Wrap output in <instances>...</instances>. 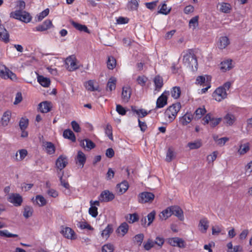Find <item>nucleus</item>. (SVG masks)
Segmentation results:
<instances>
[{
	"mask_svg": "<svg viewBox=\"0 0 252 252\" xmlns=\"http://www.w3.org/2000/svg\"><path fill=\"white\" fill-rule=\"evenodd\" d=\"M183 62L185 65L191 69H193V66L196 68L197 59L192 49H189L184 52Z\"/></svg>",
	"mask_w": 252,
	"mask_h": 252,
	"instance_id": "1",
	"label": "nucleus"
},
{
	"mask_svg": "<svg viewBox=\"0 0 252 252\" xmlns=\"http://www.w3.org/2000/svg\"><path fill=\"white\" fill-rule=\"evenodd\" d=\"M181 108V103L177 102L170 106L165 110V118L167 121L171 123L176 118V116Z\"/></svg>",
	"mask_w": 252,
	"mask_h": 252,
	"instance_id": "2",
	"label": "nucleus"
},
{
	"mask_svg": "<svg viewBox=\"0 0 252 252\" xmlns=\"http://www.w3.org/2000/svg\"><path fill=\"white\" fill-rule=\"evenodd\" d=\"M10 17L19 20L25 23H29L32 19L30 14L25 11L16 10L10 13Z\"/></svg>",
	"mask_w": 252,
	"mask_h": 252,
	"instance_id": "3",
	"label": "nucleus"
},
{
	"mask_svg": "<svg viewBox=\"0 0 252 252\" xmlns=\"http://www.w3.org/2000/svg\"><path fill=\"white\" fill-rule=\"evenodd\" d=\"M65 63L66 64L67 69L69 71H73L79 68L77 63V60L74 56H70L66 59Z\"/></svg>",
	"mask_w": 252,
	"mask_h": 252,
	"instance_id": "4",
	"label": "nucleus"
},
{
	"mask_svg": "<svg viewBox=\"0 0 252 252\" xmlns=\"http://www.w3.org/2000/svg\"><path fill=\"white\" fill-rule=\"evenodd\" d=\"M222 120V118H214L212 116L211 114H208L206 116L203 118V124L206 125L210 122V125L211 126L214 127L217 126Z\"/></svg>",
	"mask_w": 252,
	"mask_h": 252,
	"instance_id": "5",
	"label": "nucleus"
},
{
	"mask_svg": "<svg viewBox=\"0 0 252 252\" xmlns=\"http://www.w3.org/2000/svg\"><path fill=\"white\" fill-rule=\"evenodd\" d=\"M0 76L4 79H16V75L4 65H0Z\"/></svg>",
	"mask_w": 252,
	"mask_h": 252,
	"instance_id": "6",
	"label": "nucleus"
},
{
	"mask_svg": "<svg viewBox=\"0 0 252 252\" xmlns=\"http://www.w3.org/2000/svg\"><path fill=\"white\" fill-rule=\"evenodd\" d=\"M154 194L149 192H142L138 196V201L141 203L151 202L154 200Z\"/></svg>",
	"mask_w": 252,
	"mask_h": 252,
	"instance_id": "7",
	"label": "nucleus"
},
{
	"mask_svg": "<svg viewBox=\"0 0 252 252\" xmlns=\"http://www.w3.org/2000/svg\"><path fill=\"white\" fill-rule=\"evenodd\" d=\"M227 94L224 88L220 87L218 88L213 94L214 99L218 101H220L226 98Z\"/></svg>",
	"mask_w": 252,
	"mask_h": 252,
	"instance_id": "8",
	"label": "nucleus"
},
{
	"mask_svg": "<svg viewBox=\"0 0 252 252\" xmlns=\"http://www.w3.org/2000/svg\"><path fill=\"white\" fill-rule=\"evenodd\" d=\"M115 198L114 194L108 190H104L98 196V199L101 202H107L112 201Z\"/></svg>",
	"mask_w": 252,
	"mask_h": 252,
	"instance_id": "9",
	"label": "nucleus"
},
{
	"mask_svg": "<svg viewBox=\"0 0 252 252\" xmlns=\"http://www.w3.org/2000/svg\"><path fill=\"white\" fill-rule=\"evenodd\" d=\"M61 233L66 238L70 240H75L77 238L74 230L70 227H63Z\"/></svg>",
	"mask_w": 252,
	"mask_h": 252,
	"instance_id": "10",
	"label": "nucleus"
},
{
	"mask_svg": "<svg viewBox=\"0 0 252 252\" xmlns=\"http://www.w3.org/2000/svg\"><path fill=\"white\" fill-rule=\"evenodd\" d=\"M8 201L13 203L16 206H19L21 205L23 199L20 194L18 193H12L9 195L8 198Z\"/></svg>",
	"mask_w": 252,
	"mask_h": 252,
	"instance_id": "11",
	"label": "nucleus"
},
{
	"mask_svg": "<svg viewBox=\"0 0 252 252\" xmlns=\"http://www.w3.org/2000/svg\"><path fill=\"white\" fill-rule=\"evenodd\" d=\"M68 163V160L65 156H60L56 160V166L58 169L62 171L66 167Z\"/></svg>",
	"mask_w": 252,
	"mask_h": 252,
	"instance_id": "12",
	"label": "nucleus"
},
{
	"mask_svg": "<svg viewBox=\"0 0 252 252\" xmlns=\"http://www.w3.org/2000/svg\"><path fill=\"white\" fill-rule=\"evenodd\" d=\"M168 92L165 91L157 99L156 102V108H162L167 104V95Z\"/></svg>",
	"mask_w": 252,
	"mask_h": 252,
	"instance_id": "13",
	"label": "nucleus"
},
{
	"mask_svg": "<svg viewBox=\"0 0 252 252\" xmlns=\"http://www.w3.org/2000/svg\"><path fill=\"white\" fill-rule=\"evenodd\" d=\"M217 7L220 12L228 14L230 13L232 9V6L230 4L226 2H219Z\"/></svg>",
	"mask_w": 252,
	"mask_h": 252,
	"instance_id": "14",
	"label": "nucleus"
},
{
	"mask_svg": "<svg viewBox=\"0 0 252 252\" xmlns=\"http://www.w3.org/2000/svg\"><path fill=\"white\" fill-rule=\"evenodd\" d=\"M168 243L172 246L178 247L180 248L185 247V241L182 239L178 237H174L169 239Z\"/></svg>",
	"mask_w": 252,
	"mask_h": 252,
	"instance_id": "15",
	"label": "nucleus"
},
{
	"mask_svg": "<svg viewBox=\"0 0 252 252\" xmlns=\"http://www.w3.org/2000/svg\"><path fill=\"white\" fill-rule=\"evenodd\" d=\"M209 221L207 218L201 219L198 224V227L200 231L203 233H205L209 227Z\"/></svg>",
	"mask_w": 252,
	"mask_h": 252,
	"instance_id": "16",
	"label": "nucleus"
},
{
	"mask_svg": "<svg viewBox=\"0 0 252 252\" xmlns=\"http://www.w3.org/2000/svg\"><path fill=\"white\" fill-rule=\"evenodd\" d=\"M173 215L171 210V207H168L166 209L163 210L158 215V217L160 220H166Z\"/></svg>",
	"mask_w": 252,
	"mask_h": 252,
	"instance_id": "17",
	"label": "nucleus"
},
{
	"mask_svg": "<svg viewBox=\"0 0 252 252\" xmlns=\"http://www.w3.org/2000/svg\"><path fill=\"white\" fill-rule=\"evenodd\" d=\"M131 89L129 86H126L123 88L122 98L125 102H127L131 96Z\"/></svg>",
	"mask_w": 252,
	"mask_h": 252,
	"instance_id": "18",
	"label": "nucleus"
},
{
	"mask_svg": "<svg viewBox=\"0 0 252 252\" xmlns=\"http://www.w3.org/2000/svg\"><path fill=\"white\" fill-rule=\"evenodd\" d=\"M171 207L173 215L178 217L180 220H183L184 217L182 209L178 206H171Z\"/></svg>",
	"mask_w": 252,
	"mask_h": 252,
	"instance_id": "19",
	"label": "nucleus"
},
{
	"mask_svg": "<svg viewBox=\"0 0 252 252\" xmlns=\"http://www.w3.org/2000/svg\"><path fill=\"white\" fill-rule=\"evenodd\" d=\"M39 109L42 113H47L52 108V103L48 101L42 102L38 105Z\"/></svg>",
	"mask_w": 252,
	"mask_h": 252,
	"instance_id": "20",
	"label": "nucleus"
},
{
	"mask_svg": "<svg viewBox=\"0 0 252 252\" xmlns=\"http://www.w3.org/2000/svg\"><path fill=\"white\" fill-rule=\"evenodd\" d=\"M128 188V184L127 181H123L116 187V190L118 193L122 194L125 193Z\"/></svg>",
	"mask_w": 252,
	"mask_h": 252,
	"instance_id": "21",
	"label": "nucleus"
},
{
	"mask_svg": "<svg viewBox=\"0 0 252 252\" xmlns=\"http://www.w3.org/2000/svg\"><path fill=\"white\" fill-rule=\"evenodd\" d=\"M224 123L227 126L233 125L236 120V118L232 114L227 113L223 118Z\"/></svg>",
	"mask_w": 252,
	"mask_h": 252,
	"instance_id": "22",
	"label": "nucleus"
},
{
	"mask_svg": "<svg viewBox=\"0 0 252 252\" xmlns=\"http://www.w3.org/2000/svg\"><path fill=\"white\" fill-rule=\"evenodd\" d=\"M230 44L229 38L227 36H221L220 38L218 46L220 49L225 48Z\"/></svg>",
	"mask_w": 252,
	"mask_h": 252,
	"instance_id": "23",
	"label": "nucleus"
},
{
	"mask_svg": "<svg viewBox=\"0 0 252 252\" xmlns=\"http://www.w3.org/2000/svg\"><path fill=\"white\" fill-rule=\"evenodd\" d=\"M0 40L6 43L9 41V34L4 27L0 24Z\"/></svg>",
	"mask_w": 252,
	"mask_h": 252,
	"instance_id": "24",
	"label": "nucleus"
},
{
	"mask_svg": "<svg viewBox=\"0 0 252 252\" xmlns=\"http://www.w3.org/2000/svg\"><path fill=\"white\" fill-rule=\"evenodd\" d=\"M52 26L51 21L49 20H45L41 25H38L36 27L37 31H45L50 29Z\"/></svg>",
	"mask_w": 252,
	"mask_h": 252,
	"instance_id": "25",
	"label": "nucleus"
},
{
	"mask_svg": "<svg viewBox=\"0 0 252 252\" xmlns=\"http://www.w3.org/2000/svg\"><path fill=\"white\" fill-rule=\"evenodd\" d=\"M113 232V225L111 224L107 225L106 227L102 231L101 235L102 238L107 239L110 234Z\"/></svg>",
	"mask_w": 252,
	"mask_h": 252,
	"instance_id": "26",
	"label": "nucleus"
},
{
	"mask_svg": "<svg viewBox=\"0 0 252 252\" xmlns=\"http://www.w3.org/2000/svg\"><path fill=\"white\" fill-rule=\"evenodd\" d=\"M128 225L126 222L122 223L118 228L117 232L118 234L124 236L128 231Z\"/></svg>",
	"mask_w": 252,
	"mask_h": 252,
	"instance_id": "27",
	"label": "nucleus"
},
{
	"mask_svg": "<svg viewBox=\"0 0 252 252\" xmlns=\"http://www.w3.org/2000/svg\"><path fill=\"white\" fill-rule=\"evenodd\" d=\"M194 118V116L191 113H187L180 119V122L183 125H187L189 124Z\"/></svg>",
	"mask_w": 252,
	"mask_h": 252,
	"instance_id": "28",
	"label": "nucleus"
},
{
	"mask_svg": "<svg viewBox=\"0 0 252 252\" xmlns=\"http://www.w3.org/2000/svg\"><path fill=\"white\" fill-rule=\"evenodd\" d=\"M11 116V112L6 111L5 112L1 118V124L3 126H5L8 125Z\"/></svg>",
	"mask_w": 252,
	"mask_h": 252,
	"instance_id": "29",
	"label": "nucleus"
},
{
	"mask_svg": "<svg viewBox=\"0 0 252 252\" xmlns=\"http://www.w3.org/2000/svg\"><path fill=\"white\" fill-rule=\"evenodd\" d=\"M80 145L84 148L86 147L89 150L93 149L95 147L94 143L89 139L81 140Z\"/></svg>",
	"mask_w": 252,
	"mask_h": 252,
	"instance_id": "30",
	"label": "nucleus"
},
{
	"mask_svg": "<svg viewBox=\"0 0 252 252\" xmlns=\"http://www.w3.org/2000/svg\"><path fill=\"white\" fill-rule=\"evenodd\" d=\"M71 25L77 30L81 32H84L87 33H90L88 28L84 25L77 23L73 21H71Z\"/></svg>",
	"mask_w": 252,
	"mask_h": 252,
	"instance_id": "31",
	"label": "nucleus"
},
{
	"mask_svg": "<svg viewBox=\"0 0 252 252\" xmlns=\"http://www.w3.org/2000/svg\"><path fill=\"white\" fill-rule=\"evenodd\" d=\"M37 81L39 83L44 87H48L50 84V79L42 75L38 76Z\"/></svg>",
	"mask_w": 252,
	"mask_h": 252,
	"instance_id": "32",
	"label": "nucleus"
},
{
	"mask_svg": "<svg viewBox=\"0 0 252 252\" xmlns=\"http://www.w3.org/2000/svg\"><path fill=\"white\" fill-rule=\"evenodd\" d=\"M154 83L155 85V91H159L163 86L162 78L159 76H157L154 79Z\"/></svg>",
	"mask_w": 252,
	"mask_h": 252,
	"instance_id": "33",
	"label": "nucleus"
},
{
	"mask_svg": "<svg viewBox=\"0 0 252 252\" xmlns=\"http://www.w3.org/2000/svg\"><path fill=\"white\" fill-rule=\"evenodd\" d=\"M63 136L64 138L70 139L73 142L75 141L76 138L74 133L70 129H66L63 131Z\"/></svg>",
	"mask_w": 252,
	"mask_h": 252,
	"instance_id": "34",
	"label": "nucleus"
},
{
	"mask_svg": "<svg viewBox=\"0 0 252 252\" xmlns=\"http://www.w3.org/2000/svg\"><path fill=\"white\" fill-rule=\"evenodd\" d=\"M77 159V162L82 166V167H83L86 162V158L85 155L82 151H79L78 152Z\"/></svg>",
	"mask_w": 252,
	"mask_h": 252,
	"instance_id": "35",
	"label": "nucleus"
},
{
	"mask_svg": "<svg viewBox=\"0 0 252 252\" xmlns=\"http://www.w3.org/2000/svg\"><path fill=\"white\" fill-rule=\"evenodd\" d=\"M116 79L114 77L110 78L107 84V90L112 91L116 88Z\"/></svg>",
	"mask_w": 252,
	"mask_h": 252,
	"instance_id": "36",
	"label": "nucleus"
},
{
	"mask_svg": "<svg viewBox=\"0 0 252 252\" xmlns=\"http://www.w3.org/2000/svg\"><path fill=\"white\" fill-rule=\"evenodd\" d=\"M44 146L47 152L49 155L53 154L55 152V147L54 144L50 142H46Z\"/></svg>",
	"mask_w": 252,
	"mask_h": 252,
	"instance_id": "37",
	"label": "nucleus"
},
{
	"mask_svg": "<svg viewBox=\"0 0 252 252\" xmlns=\"http://www.w3.org/2000/svg\"><path fill=\"white\" fill-rule=\"evenodd\" d=\"M206 112L205 108H198L196 110L194 114V119H199L202 117V116Z\"/></svg>",
	"mask_w": 252,
	"mask_h": 252,
	"instance_id": "38",
	"label": "nucleus"
},
{
	"mask_svg": "<svg viewBox=\"0 0 252 252\" xmlns=\"http://www.w3.org/2000/svg\"><path fill=\"white\" fill-rule=\"evenodd\" d=\"M202 146L201 140H197L188 144V147L190 150H193L199 148Z\"/></svg>",
	"mask_w": 252,
	"mask_h": 252,
	"instance_id": "39",
	"label": "nucleus"
},
{
	"mask_svg": "<svg viewBox=\"0 0 252 252\" xmlns=\"http://www.w3.org/2000/svg\"><path fill=\"white\" fill-rule=\"evenodd\" d=\"M250 150V144L249 143H245L243 145L240 146V148L238 151V152L240 155H244L247 153Z\"/></svg>",
	"mask_w": 252,
	"mask_h": 252,
	"instance_id": "40",
	"label": "nucleus"
},
{
	"mask_svg": "<svg viewBox=\"0 0 252 252\" xmlns=\"http://www.w3.org/2000/svg\"><path fill=\"white\" fill-rule=\"evenodd\" d=\"M171 94L172 97L174 98L175 99L178 98L181 94V90L180 87H174L172 88Z\"/></svg>",
	"mask_w": 252,
	"mask_h": 252,
	"instance_id": "41",
	"label": "nucleus"
},
{
	"mask_svg": "<svg viewBox=\"0 0 252 252\" xmlns=\"http://www.w3.org/2000/svg\"><path fill=\"white\" fill-rule=\"evenodd\" d=\"M35 200L37 204L40 207L44 206L47 204L46 200L41 195H36L35 197Z\"/></svg>",
	"mask_w": 252,
	"mask_h": 252,
	"instance_id": "42",
	"label": "nucleus"
},
{
	"mask_svg": "<svg viewBox=\"0 0 252 252\" xmlns=\"http://www.w3.org/2000/svg\"><path fill=\"white\" fill-rule=\"evenodd\" d=\"M18 152L19 153V157H18V153H17L15 155L16 158L18 161H21L27 156L28 152L25 149L20 150Z\"/></svg>",
	"mask_w": 252,
	"mask_h": 252,
	"instance_id": "43",
	"label": "nucleus"
},
{
	"mask_svg": "<svg viewBox=\"0 0 252 252\" xmlns=\"http://www.w3.org/2000/svg\"><path fill=\"white\" fill-rule=\"evenodd\" d=\"M116 65V60L113 57H109L107 62V67L109 69H113Z\"/></svg>",
	"mask_w": 252,
	"mask_h": 252,
	"instance_id": "44",
	"label": "nucleus"
},
{
	"mask_svg": "<svg viewBox=\"0 0 252 252\" xmlns=\"http://www.w3.org/2000/svg\"><path fill=\"white\" fill-rule=\"evenodd\" d=\"M231 62L229 61H224L220 63V69L224 72L229 70L231 68Z\"/></svg>",
	"mask_w": 252,
	"mask_h": 252,
	"instance_id": "45",
	"label": "nucleus"
},
{
	"mask_svg": "<svg viewBox=\"0 0 252 252\" xmlns=\"http://www.w3.org/2000/svg\"><path fill=\"white\" fill-rule=\"evenodd\" d=\"M33 213V209L32 207L27 206L24 208L23 216L26 219L31 217Z\"/></svg>",
	"mask_w": 252,
	"mask_h": 252,
	"instance_id": "46",
	"label": "nucleus"
},
{
	"mask_svg": "<svg viewBox=\"0 0 252 252\" xmlns=\"http://www.w3.org/2000/svg\"><path fill=\"white\" fill-rule=\"evenodd\" d=\"M198 25V16H196L192 18L189 22L190 28L194 30Z\"/></svg>",
	"mask_w": 252,
	"mask_h": 252,
	"instance_id": "47",
	"label": "nucleus"
},
{
	"mask_svg": "<svg viewBox=\"0 0 252 252\" xmlns=\"http://www.w3.org/2000/svg\"><path fill=\"white\" fill-rule=\"evenodd\" d=\"M29 124L28 119L22 118L19 122V126L21 130H25Z\"/></svg>",
	"mask_w": 252,
	"mask_h": 252,
	"instance_id": "48",
	"label": "nucleus"
},
{
	"mask_svg": "<svg viewBox=\"0 0 252 252\" xmlns=\"http://www.w3.org/2000/svg\"><path fill=\"white\" fill-rule=\"evenodd\" d=\"M63 171L62 172V174L59 177L61 185L65 189H69L70 188V185L67 181L63 178Z\"/></svg>",
	"mask_w": 252,
	"mask_h": 252,
	"instance_id": "49",
	"label": "nucleus"
},
{
	"mask_svg": "<svg viewBox=\"0 0 252 252\" xmlns=\"http://www.w3.org/2000/svg\"><path fill=\"white\" fill-rule=\"evenodd\" d=\"M175 154L171 148H169L166 153V161L167 162H170L174 158Z\"/></svg>",
	"mask_w": 252,
	"mask_h": 252,
	"instance_id": "50",
	"label": "nucleus"
},
{
	"mask_svg": "<svg viewBox=\"0 0 252 252\" xmlns=\"http://www.w3.org/2000/svg\"><path fill=\"white\" fill-rule=\"evenodd\" d=\"M138 5V2L137 0H131L128 3V7L131 10H136Z\"/></svg>",
	"mask_w": 252,
	"mask_h": 252,
	"instance_id": "51",
	"label": "nucleus"
},
{
	"mask_svg": "<svg viewBox=\"0 0 252 252\" xmlns=\"http://www.w3.org/2000/svg\"><path fill=\"white\" fill-rule=\"evenodd\" d=\"M105 132L109 138L111 140H113L112 127L110 125H107L105 128Z\"/></svg>",
	"mask_w": 252,
	"mask_h": 252,
	"instance_id": "52",
	"label": "nucleus"
},
{
	"mask_svg": "<svg viewBox=\"0 0 252 252\" xmlns=\"http://www.w3.org/2000/svg\"><path fill=\"white\" fill-rule=\"evenodd\" d=\"M0 236L8 238L18 237V235L12 234L9 232L7 230H0Z\"/></svg>",
	"mask_w": 252,
	"mask_h": 252,
	"instance_id": "53",
	"label": "nucleus"
},
{
	"mask_svg": "<svg viewBox=\"0 0 252 252\" xmlns=\"http://www.w3.org/2000/svg\"><path fill=\"white\" fill-rule=\"evenodd\" d=\"M114 250V246L111 244L104 245L102 248V252H113Z\"/></svg>",
	"mask_w": 252,
	"mask_h": 252,
	"instance_id": "54",
	"label": "nucleus"
},
{
	"mask_svg": "<svg viewBox=\"0 0 252 252\" xmlns=\"http://www.w3.org/2000/svg\"><path fill=\"white\" fill-rule=\"evenodd\" d=\"M144 239V235L143 234H139L135 236L133 238L134 243H136L138 245H141Z\"/></svg>",
	"mask_w": 252,
	"mask_h": 252,
	"instance_id": "55",
	"label": "nucleus"
},
{
	"mask_svg": "<svg viewBox=\"0 0 252 252\" xmlns=\"http://www.w3.org/2000/svg\"><path fill=\"white\" fill-rule=\"evenodd\" d=\"M218 152L217 151L213 152L212 154L208 155L207 157V160L209 163L213 162L216 159Z\"/></svg>",
	"mask_w": 252,
	"mask_h": 252,
	"instance_id": "56",
	"label": "nucleus"
},
{
	"mask_svg": "<svg viewBox=\"0 0 252 252\" xmlns=\"http://www.w3.org/2000/svg\"><path fill=\"white\" fill-rule=\"evenodd\" d=\"M85 87L86 89L90 91H94L96 90L94 87V82L92 80H89L85 83Z\"/></svg>",
	"mask_w": 252,
	"mask_h": 252,
	"instance_id": "57",
	"label": "nucleus"
},
{
	"mask_svg": "<svg viewBox=\"0 0 252 252\" xmlns=\"http://www.w3.org/2000/svg\"><path fill=\"white\" fill-rule=\"evenodd\" d=\"M132 110L133 112L138 115L140 117H145L148 114V113L145 110L143 109L136 110L132 108Z\"/></svg>",
	"mask_w": 252,
	"mask_h": 252,
	"instance_id": "58",
	"label": "nucleus"
},
{
	"mask_svg": "<svg viewBox=\"0 0 252 252\" xmlns=\"http://www.w3.org/2000/svg\"><path fill=\"white\" fill-rule=\"evenodd\" d=\"M171 10V8L168 9L167 7V5L165 3L162 4L161 7L160 8L158 13L167 15L168 14Z\"/></svg>",
	"mask_w": 252,
	"mask_h": 252,
	"instance_id": "59",
	"label": "nucleus"
},
{
	"mask_svg": "<svg viewBox=\"0 0 252 252\" xmlns=\"http://www.w3.org/2000/svg\"><path fill=\"white\" fill-rule=\"evenodd\" d=\"M89 213L93 217L95 218L97 215V208L96 206H91L89 210Z\"/></svg>",
	"mask_w": 252,
	"mask_h": 252,
	"instance_id": "60",
	"label": "nucleus"
},
{
	"mask_svg": "<svg viewBox=\"0 0 252 252\" xmlns=\"http://www.w3.org/2000/svg\"><path fill=\"white\" fill-rule=\"evenodd\" d=\"M156 216V212L155 211H153L150 213H149L147 216V218L148 220V223L147 224L148 226H149L153 221L155 218Z\"/></svg>",
	"mask_w": 252,
	"mask_h": 252,
	"instance_id": "61",
	"label": "nucleus"
},
{
	"mask_svg": "<svg viewBox=\"0 0 252 252\" xmlns=\"http://www.w3.org/2000/svg\"><path fill=\"white\" fill-rule=\"evenodd\" d=\"M155 245V242L151 240H149L144 245V248L146 250L149 251L152 248H153Z\"/></svg>",
	"mask_w": 252,
	"mask_h": 252,
	"instance_id": "62",
	"label": "nucleus"
},
{
	"mask_svg": "<svg viewBox=\"0 0 252 252\" xmlns=\"http://www.w3.org/2000/svg\"><path fill=\"white\" fill-rule=\"evenodd\" d=\"M158 1V0H155L151 2H146L145 5L147 8L152 10L156 7Z\"/></svg>",
	"mask_w": 252,
	"mask_h": 252,
	"instance_id": "63",
	"label": "nucleus"
},
{
	"mask_svg": "<svg viewBox=\"0 0 252 252\" xmlns=\"http://www.w3.org/2000/svg\"><path fill=\"white\" fill-rule=\"evenodd\" d=\"M47 193L50 196L54 198H56L58 196V192L57 190L53 189H49L47 191Z\"/></svg>",
	"mask_w": 252,
	"mask_h": 252,
	"instance_id": "64",
	"label": "nucleus"
}]
</instances>
